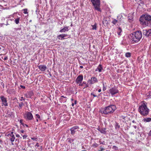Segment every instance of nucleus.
I'll return each mask as SVG.
<instances>
[{"label": "nucleus", "mask_w": 151, "mask_h": 151, "mask_svg": "<svg viewBox=\"0 0 151 151\" xmlns=\"http://www.w3.org/2000/svg\"><path fill=\"white\" fill-rule=\"evenodd\" d=\"M116 109V106L114 105L111 104L104 108H101L99 111L102 114L109 115L113 114Z\"/></svg>", "instance_id": "1"}, {"label": "nucleus", "mask_w": 151, "mask_h": 151, "mask_svg": "<svg viewBox=\"0 0 151 151\" xmlns=\"http://www.w3.org/2000/svg\"><path fill=\"white\" fill-rule=\"evenodd\" d=\"M141 24L143 25H151V16L148 14L142 15L139 19Z\"/></svg>", "instance_id": "2"}, {"label": "nucleus", "mask_w": 151, "mask_h": 151, "mask_svg": "<svg viewBox=\"0 0 151 151\" xmlns=\"http://www.w3.org/2000/svg\"><path fill=\"white\" fill-rule=\"evenodd\" d=\"M130 36L131 40L135 43L139 42L142 37V32L140 31L133 32L130 34Z\"/></svg>", "instance_id": "3"}, {"label": "nucleus", "mask_w": 151, "mask_h": 151, "mask_svg": "<svg viewBox=\"0 0 151 151\" xmlns=\"http://www.w3.org/2000/svg\"><path fill=\"white\" fill-rule=\"evenodd\" d=\"M138 111L140 114L142 116H147L148 115L149 109L147 108L145 102H143L139 106L138 109Z\"/></svg>", "instance_id": "4"}, {"label": "nucleus", "mask_w": 151, "mask_h": 151, "mask_svg": "<svg viewBox=\"0 0 151 151\" xmlns=\"http://www.w3.org/2000/svg\"><path fill=\"white\" fill-rule=\"evenodd\" d=\"M95 9L98 11L101 12V10L99 8L100 0H91Z\"/></svg>", "instance_id": "5"}, {"label": "nucleus", "mask_w": 151, "mask_h": 151, "mask_svg": "<svg viewBox=\"0 0 151 151\" xmlns=\"http://www.w3.org/2000/svg\"><path fill=\"white\" fill-rule=\"evenodd\" d=\"M24 118L27 120H31L33 118V116L32 113L30 112L26 111L24 114Z\"/></svg>", "instance_id": "6"}, {"label": "nucleus", "mask_w": 151, "mask_h": 151, "mask_svg": "<svg viewBox=\"0 0 151 151\" xmlns=\"http://www.w3.org/2000/svg\"><path fill=\"white\" fill-rule=\"evenodd\" d=\"M119 92V91L117 88L115 87L111 88L109 89V93L112 96L118 93Z\"/></svg>", "instance_id": "7"}, {"label": "nucleus", "mask_w": 151, "mask_h": 151, "mask_svg": "<svg viewBox=\"0 0 151 151\" xmlns=\"http://www.w3.org/2000/svg\"><path fill=\"white\" fill-rule=\"evenodd\" d=\"M0 99L2 103V106L4 105L5 106H7L8 105V103L6 98L2 96H1Z\"/></svg>", "instance_id": "8"}, {"label": "nucleus", "mask_w": 151, "mask_h": 151, "mask_svg": "<svg viewBox=\"0 0 151 151\" xmlns=\"http://www.w3.org/2000/svg\"><path fill=\"white\" fill-rule=\"evenodd\" d=\"M143 34L147 37L151 36V29L143 30Z\"/></svg>", "instance_id": "9"}, {"label": "nucleus", "mask_w": 151, "mask_h": 151, "mask_svg": "<svg viewBox=\"0 0 151 151\" xmlns=\"http://www.w3.org/2000/svg\"><path fill=\"white\" fill-rule=\"evenodd\" d=\"M88 82L91 84H93L98 82L97 78L95 77H93L90 79H89Z\"/></svg>", "instance_id": "10"}, {"label": "nucleus", "mask_w": 151, "mask_h": 151, "mask_svg": "<svg viewBox=\"0 0 151 151\" xmlns=\"http://www.w3.org/2000/svg\"><path fill=\"white\" fill-rule=\"evenodd\" d=\"M68 35L66 34L60 35L57 36V38L60 40H63L68 38Z\"/></svg>", "instance_id": "11"}, {"label": "nucleus", "mask_w": 151, "mask_h": 151, "mask_svg": "<svg viewBox=\"0 0 151 151\" xmlns=\"http://www.w3.org/2000/svg\"><path fill=\"white\" fill-rule=\"evenodd\" d=\"M83 76L81 75H80L78 76L77 78L76 82L77 84H79L80 83H81L83 80Z\"/></svg>", "instance_id": "12"}, {"label": "nucleus", "mask_w": 151, "mask_h": 151, "mask_svg": "<svg viewBox=\"0 0 151 151\" xmlns=\"http://www.w3.org/2000/svg\"><path fill=\"white\" fill-rule=\"evenodd\" d=\"M34 95V93L32 91H31L28 92L24 95L27 98H32Z\"/></svg>", "instance_id": "13"}, {"label": "nucleus", "mask_w": 151, "mask_h": 151, "mask_svg": "<svg viewBox=\"0 0 151 151\" xmlns=\"http://www.w3.org/2000/svg\"><path fill=\"white\" fill-rule=\"evenodd\" d=\"M7 136L8 137H11L10 138V140L11 142H13L14 141L15 139V137L14 135L13 134V132H11Z\"/></svg>", "instance_id": "14"}, {"label": "nucleus", "mask_w": 151, "mask_h": 151, "mask_svg": "<svg viewBox=\"0 0 151 151\" xmlns=\"http://www.w3.org/2000/svg\"><path fill=\"white\" fill-rule=\"evenodd\" d=\"M39 69L42 71H45L47 69V67L45 65H40L38 66Z\"/></svg>", "instance_id": "15"}, {"label": "nucleus", "mask_w": 151, "mask_h": 151, "mask_svg": "<svg viewBox=\"0 0 151 151\" xmlns=\"http://www.w3.org/2000/svg\"><path fill=\"white\" fill-rule=\"evenodd\" d=\"M97 130L99 131L101 133L104 134H106V129L105 128H99L97 129Z\"/></svg>", "instance_id": "16"}, {"label": "nucleus", "mask_w": 151, "mask_h": 151, "mask_svg": "<svg viewBox=\"0 0 151 151\" xmlns=\"http://www.w3.org/2000/svg\"><path fill=\"white\" fill-rule=\"evenodd\" d=\"M69 27H64L63 29H61L60 32H65L66 31H68L69 30Z\"/></svg>", "instance_id": "17"}, {"label": "nucleus", "mask_w": 151, "mask_h": 151, "mask_svg": "<svg viewBox=\"0 0 151 151\" xmlns=\"http://www.w3.org/2000/svg\"><path fill=\"white\" fill-rule=\"evenodd\" d=\"M102 69V66L101 64H99L98 67L95 70L96 71H98L99 72L101 71Z\"/></svg>", "instance_id": "18"}, {"label": "nucleus", "mask_w": 151, "mask_h": 151, "mask_svg": "<svg viewBox=\"0 0 151 151\" xmlns=\"http://www.w3.org/2000/svg\"><path fill=\"white\" fill-rule=\"evenodd\" d=\"M129 21L131 22L133 20V16L132 14H129L128 17Z\"/></svg>", "instance_id": "19"}, {"label": "nucleus", "mask_w": 151, "mask_h": 151, "mask_svg": "<svg viewBox=\"0 0 151 151\" xmlns=\"http://www.w3.org/2000/svg\"><path fill=\"white\" fill-rule=\"evenodd\" d=\"M13 17H14L15 19L14 22L15 23L17 24H18L19 23V21L20 19V17H19L18 16H17L16 17H14V16Z\"/></svg>", "instance_id": "20"}, {"label": "nucleus", "mask_w": 151, "mask_h": 151, "mask_svg": "<svg viewBox=\"0 0 151 151\" xmlns=\"http://www.w3.org/2000/svg\"><path fill=\"white\" fill-rule=\"evenodd\" d=\"M122 32V29L120 27H118L117 28V32L118 36H119V37H120L121 35V33Z\"/></svg>", "instance_id": "21"}, {"label": "nucleus", "mask_w": 151, "mask_h": 151, "mask_svg": "<svg viewBox=\"0 0 151 151\" xmlns=\"http://www.w3.org/2000/svg\"><path fill=\"white\" fill-rule=\"evenodd\" d=\"M143 120L145 122H151V118H147L143 119Z\"/></svg>", "instance_id": "22"}, {"label": "nucleus", "mask_w": 151, "mask_h": 151, "mask_svg": "<svg viewBox=\"0 0 151 151\" xmlns=\"http://www.w3.org/2000/svg\"><path fill=\"white\" fill-rule=\"evenodd\" d=\"M14 31L17 32L18 33L21 32V29L20 28H15L14 29Z\"/></svg>", "instance_id": "23"}, {"label": "nucleus", "mask_w": 151, "mask_h": 151, "mask_svg": "<svg viewBox=\"0 0 151 151\" xmlns=\"http://www.w3.org/2000/svg\"><path fill=\"white\" fill-rule=\"evenodd\" d=\"M19 106L18 108L19 109H22V106L24 105V104L22 102L19 103Z\"/></svg>", "instance_id": "24"}, {"label": "nucleus", "mask_w": 151, "mask_h": 151, "mask_svg": "<svg viewBox=\"0 0 151 151\" xmlns=\"http://www.w3.org/2000/svg\"><path fill=\"white\" fill-rule=\"evenodd\" d=\"M59 101L61 103H62L63 102H66V99H63V98H60L59 99Z\"/></svg>", "instance_id": "25"}, {"label": "nucleus", "mask_w": 151, "mask_h": 151, "mask_svg": "<svg viewBox=\"0 0 151 151\" xmlns=\"http://www.w3.org/2000/svg\"><path fill=\"white\" fill-rule=\"evenodd\" d=\"M96 26L97 24L96 23H95V24L93 25H92L91 26L92 27V29L93 30H96Z\"/></svg>", "instance_id": "26"}, {"label": "nucleus", "mask_w": 151, "mask_h": 151, "mask_svg": "<svg viewBox=\"0 0 151 151\" xmlns=\"http://www.w3.org/2000/svg\"><path fill=\"white\" fill-rule=\"evenodd\" d=\"M123 16L121 14L119 15L117 17V19L118 20H121V19L122 18Z\"/></svg>", "instance_id": "27"}, {"label": "nucleus", "mask_w": 151, "mask_h": 151, "mask_svg": "<svg viewBox=\"0 0 151 151\" xmlns=\"http://www.w3.org/2000/svg\"><path fill=\"white\" fill-rule=\"evenodd\" d=\"M67 140L68 141V142L70 143L73 142L74 140V139L71 138H68Z\"/></svg>", "instance_id": "28"}, {"label": "nucleus", "mask_w": 151, "mask_h": 151, "mask_svg": "<svg viewBox=\"0 0 151 151\" xmlns=\"http://www.w3.org/2000/svg\"><path fill=\"white\" fill-rule=\"evenodd\" d=\"M99 146V145L96 143L95 142L94 143L92 144V146L94 148H96Z\"/></svg>", "instance_id": "29"}, {"label": "nucleus", "mask_w": 151, "mask_h": 151, "mask_svg": "<svg viewBox=\"0 0 151 151\" xmlns=\"http://www.w3.org/2000/svg\"><path fill=\"white\" fill-rule=\"evenodd\" d=\"M70 130L71 131V134L72 135H74L75 133V130L74 129H73L72 128L70 129Z\"/></svg>", "instance_id": "30"}, {"label": "nucleus", "mask_w": 151, "mask_h": 151, "mask_svg": "<svg viewBox=\"0 0 151 151\" xmlns=\"http://www.w3.org/2000/svg\"><path fill=\"white\" fill-rule=\"evenodd\" d=\"M118 22V20H116V19H114L112 22V23L114 24H115V25L116 23H117V22Z\"/></svg>", "instance_id": "31"}, {"label": "nucleus", "mask_w": 151, "mask_h": 151, "mask_svg": "<svg viewBox=\"0 0 151 151\" xmlns=\"http://www.w3.org/2000/svg\"><path fill=\"white\" fill-rule=\"evenodd\" d=\"M99 142L100 143V144H101L103 145H105V142L104 141H103V142H102L101 139H100L99 140Z\"/></svg>", "instance_id": "32"}, {"label": "nucleus", "mask_w": 151, "mask_h": 151, "mask_svg": "<svg viewBox=\"0 0 151 151\" xmlns=\"http://www.w3.org/2000/svg\"><path fill=\"white\" fill-rule=\"evenodd\" d=\"M131 56V54L129 52H127L125 54V56L127 58L130 57Z\"/></svg>", "instance_id": "33"}, {"label": "nucleus", "mask_w": 151, "mask_h": 151, "mask_svg": "<svg viewBox=\"0 0 151 151\" xmlns=\"http://www.w3.org/2000/svg\"><path fill=\"white\" fill-rule=\"evenodd\" d=\"M135 1H136L139 4H143V2L142 1V0H135Z\"/></svg>", "instance_id": "34"}, {"label": "nucleus", "mask_w": 151, "mask_h": 151, "mask_svg": "<svg viewBox=\"0 0 151 151\" xmlns=\"http://www.w3.org/2000/svg\"><path fill=\"white\" fill-rule=\"evenodd\" d=\"M86 81H83L82 83H80L79 84V86H83V85L86 84Z\"/></svg>", "instance_id": "35"}, {"label": "nucleus", "mask_w": 151, "mask_h": 151, "mask_svg": "<svg viewBox=\"0 0 151 151\" xmlns=\"http://www.w3.org/2000/svg\"><path fill=\"white\" fill-rule=\"evenodd\" d=\"M23 13L24 14H27L28 12H27V9H23Z\"/></svg>", "instance_id": "36"}, {"label": "nucleus", "mask_w": 151, "mask_h": 151, "mask_svg": "<svg viewBox=\"0 0 151 151\" xmlns=\"http://www.w3.org/2000/svg\"><path fill=\"white\" fill-rule=\"evenodd\" d=\"M112 148L115 150H118V147L115 145H114L113 147Z\"/></svg>", "instance_id": "37"}, {"label": "nucleus", "mask_w": 151, "mask_h": 151, "mask_svg": "<svg viewBox=\"0 0 151 151\" xmlns=\"http://www.w3.org/2000/svg\"><path fill=\"white\" fill-rule=\"evenodd\" d=\"M71 128L72 129H73L75 130V129H78L79 128V127L78 126H74V127H72Z\"/></svg>", "instance_id": "38"}, {"label": "nucleus", "mask_w": 151, "mask_h": 151, "mask_svg": "<svg viewBox=\"0 0 151 151\" xmlns=\"http://www.w3.org/2000/svg\"><path fill=\"white\" fill-rule=\"evenodd\" d=\"M36 118H37V119H40V117L39 115L38 114H36Z\"/></svg>", "instance_id": "39"}, {"label": "nucleus", "mask_w": 151, "mask_h": 151, "mask_svg": "<svg viewBox=\"0 0 151 151\" xmlns=\"http://www.w3.org/2000/svg\"><path fill=\"white\" fill-rule=\"evenodd\" d=\"M85 86L84 88H83V89H84L88 87L89 86V84L88 83H86V84H85Z\"/></svg>", "instance_id": "40"}, {"label": "nucleus", "mask_w": 151, "mask_h": 151, "mask_svg": "<svg viewBox=\"0 0 151 151\" xmlns=\"http://www.w3.org/2000/svg\"><path fill=\"white\" fill-rule=\"evenodd\" d=\"M20 123L22 124L23 126H24V124L22 122L23 120L22 119H20L19 121Z\"/></svg>", "instance_id": "41"}, {"label": "nucleus", "mask_w": 151, "mask_h": 151, "mask_svg": "<svg viewBox=\"0 0 151 151\" xmlns=\"http://www.w3.org/2000/svg\"><path fill=\"white\" fill-rule=\"evenodd\" d=\"M23 138L24 139H25L27 137V135H24L23 136Z\"/></svg>", "instance_id": "42"}, {"label": "nucleus", "mask_w": 151, "mask_h": 151, "mask_svg": "<svg viewBox=\"0 0 151 151\" xmlns=\"http://www.w3.org/2000/svg\"><path fill=\"white\" fill-rule=\"evenodd\" d=\"M31 139L33 140L37 141V139L36 137H32Z\"/></svg>", "instance_id": "43"}, {"label": "nucleus", "mask_w": 151, "mask_h": 151, "mask_svg": "<svg viewBox=\"0 0 151 151\" xmlns=\"http://www.w3.org/2000/svg\"><path fill=\"white\" fill-rule=\"evenodd\" d=\"M103 91H104L106 90V88L105 87L104 84L103 83Z\"/></svg>", "instance_id": "44"}, {"label": "nucleus", "mask_w": 151, "mask_h": 151, "mask_svg": "<svg viewBox=\"0 0 151 151\" xmlns=\"http://www.w3.org/2000/svg\"><path fill=\"white\" fill-rule=\"evenodd\" d=\"M20 87L23 89H25V87L24 86H22V85H20Z\"/></svg>", "instance_id": "45"}, {"label": "nucleus", "mask_w": 151, "mask_h": 151, "mask_svg": "<svg viewBox=\"0 0 151 151\" xmlns=\"http://www.w3.org/2000/svg\"><path fill=\"white\" fill-rule=\"evenodd\" d=\"M148 136L151 137V130H150L148 133Z\"/></svg>", "instance_id": "46"}, {"label": "nucleus", "mask_w": 151, "mask_h": 151, "mask_svg": "<svg viewBox=\"0 0 151 151\" xmlns=\"http://www.w3.org/2000/svg\"><path fill=\"white\" fill-rule=\"evenodd\" d=\"M91 95H92L94 97H96L97 96L95 95V94H94L93 93H91Z\"/></svg>", "instance_id": "47"}, {"label": "nucleus", "mask_w": 151, "mask_h": 151, "mask_svg": "<svg viewBox=\"0 0 151 151\" xmlns=\"http://www.w3.org/2000/svg\"><path fill=\"white\" fill-rule=\"evenodd\" d=\"M8 59V57L7 56H5L4 59V60H6Z\"/></svg>", "instance_id": "48"}, {"label": "nucleus", "mask_w": 151, "mask_h": 151, "mask_svg": "<svg viewBox=\"0 0 151 151\" xmlns=\"http://www.w3.org/2000/svg\"><path fill=\"white\" fill-rule=\"evenodd\" d=\"M24 99L23 97H22L21 98V99H20V101H22L23 100H24Z\"/></svg>", "instance_id": "49"}, {"label": "nucleus", "mask_w": 151, "mask_h": 151, "mask_svg": "<svg viewBox=\"0 0 151 151\" xmlns=\"http://www.w3.org/2000/svg\"><path fill=\"white\" fill-rule=\"evenodd\" d=\"M101 150H99V151H103L104 150V149L102 147H100Z\"/></svg>", "instance_id": "50"}, {"label": "nucleus", "mask_w": 151, "mask_h": 151, "mask_svg": "<svg viewBox=\"0 0 151 151\" xmlns=\"http://www.w3.org/2000/svg\"><path fill=\"white\" fill-rule=\"evenodd\" d=\"M150 144V143L149 142H148L146 144V146H148Z\"/></svg>", "instance_id": "51"}, {"label": "nucleus", "mask_w": 151, "mask_h": 151, "mask_svg": "<svg viewBox=\"0 0 151 151\" xmlns=\"http://www.w3.org/2000/svg\"><path fill=\"white\" fill-rule=\"evenodd\" d=\"M16 137H20V135H19V134H16Z\"/></svg>", "instance_id": "52"}, {"label": "nucleus", "mask_w": 151, "mask_h": 151, "mask_svg": "<svg viewBox=\"0 0 151 151\" xmlns=\"http://www.w3.org/2000/svg\"><path fill=\"white\" fill-rule=\"evenodd\" d=\"M35 146L38 147L39 146V143H37Z\"/></svg>", "instance_id": "53"}, {"label": "nucleus", "mask_w": 151, "mask_h": 151, "mask_svg": "<svg viewBox=\"0 0 151 151\" xmlns=\"http://www.w3.org/2000/svg\"><path fill=\"white\" fill-rule=\"evenodd\" d=\"M133 127L135 129H136L137 128V127L136 125H133Z\"/></svg>", "instance_id": "54"}, {"label": "nucleus", "mask_w": 151, "mask_h": 151, "mask_svg": "<svg viewBox=\"0 0 151 151\" xmlns=\"http://www.w3.org/2000/svg\"><path fill=\"white\" fill-rule=\"evenodd\" d=\"M20 132L21 133H23L24 132V130H22L20 131Z\"/></svg>", "instance_id": "55"}, {"label": "nucleus", "mask_w": 151, "mask_h": 151, "mask_svg": "<svg viewBox=\"0 0 151 151\" xmlns=\"http://www.w3.org/2000/svg\"><path fill=\"white\" fill-rule=\"evenodd\" d=\"M24 126H26V127H28V126L27 125V124H24Z\"/></svg>", "instance_id": "56"}, {"label": "nucleus", "mask_w": 151, "mask_h": 151, "mask_svg": "<svg viewBox=\"0 0 151 151\" xmlns=\"http://www.w3.org/2000/svg\"><path fill=\"white\" fill-rule=\"evenodd\" d=\"M130 133L131 134H134V132H130Z\"/></svg>", "instance_id": "57"}, {"label": "nucleus", "mask_w": 151, "mask_h": 151, "mask_svg": "<svg viewBox=\"0 0 151 151\" xmlns=\"http://www.w3.org/2000/svg\"><path fill=\"white\" fill-rule=\"evenodd\" d=\"M101 89H99L98 90V92H101Z\"/></svg>", "instance_id": "58"}, {"label": "nucleus", "mask_w": 151, "mask_h": 151, "mask_svg": "<svg viewBox=\"0 0 151 151\" xmlns=\"http://www.w3.org/2000/svg\"><path fill=\"white\" fill-rule=\"evenodd\" d=\"M3 24H1L0 23V27H1L3 25Z\"/></svg>", "instance_id": "59"}, {"label": "nucleus", "mask_w": 151, "mask_h": 151, "mask_svg": "<svg viewBox=\"0 0 151 151\" xmlns=\"http://www.w3.org/2000/svg\"><path fill=\"white\" fill-rule=\"evenodd\" d=\"M80 67L81 68H83V66H80Z\"/></svg>", "instance_id": "60"}, {"label": "nucleus", "mask_w": 151, "mask_h": 151, "mask_svg": "<svg viewBox=\"0 0 151 151\" xmlns=\"http://www.w3.org/2000/svg\"><path fill=\"white\" fill-rule=\"evenodd\" d=\"M132 122L133 123H136L135 121L134 120H133L132 121Z\"/></svg>", "instance_id": "61"}, {"label": "nucleus", "mask_w": 151, "mask_h": 151, "mask_svg": "<svg viewBox=\"0 0 151 151\" xmlns=\"http://www.w3.org/2000/svg\"><path fill=\"white\" fill-rule=\"evenodd\" d=\"M64 99H66V100L67 99V98L65 96V97H64Z\"/></svg>", "instance_id": "62"}, {"label": "nucleus", "mask_w": 151, "mask_h": 151, "mask_svg": "<svg viewBox=\"0 0 151 151\" xmlns=\"http://www.w3.org/2000/svg\"><path fill=\"white\" fill-rule=\"evenodd\" d=\"M74 103H72V106H74Z\"/></svg>", "instance_id": "63"}, {"label": "nucleus", "mask_w": 151, "mask_h": 151, "mask_svg": "<svg viewBox=\"0 0 151 151\" xmlns=\"http://www.w3.org/2000/svg\"><path fill=\"white\" fill-rule=\"evenodd\" d=\"M64 97H65V96H62L60 98H64Z\"/></svg>", "instance_id": "64"}]
</instances>
